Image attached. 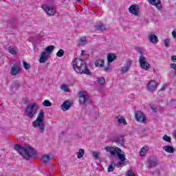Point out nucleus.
<instances>
[{"label":"nucleus","mask_w":176,"mask_h":176,"mask_svg":"<svg viewBox=\"0 0 176 176\" xmlns=\"http://www.w3.org/2000/svg\"><path fill=\"white\" fill-rule=\"evenodd\" d=\"M104 149L107 152H109L111 156L114 157H117L120 160L117 164L116 167L118 168L120 167H123L126 164V157L123 153H124L119 147H111V146H106Z\"/></svg>","instance_id":"nucleus-1"},{"label":"nucleus","mask_w":176,"mask_h":176,"mask_svg":"<svg viewBox=\"0 0 176 176\" xmlns=\"http://www.w3.org/2000/svg\"><path fill=\"white\" fill-rule=\"evenodd\" d=\"M14 148L15 151L19 153L25 160H30L31 157H35L38 155V153L28 145L21 146L19 144H15Z\"/></svg>","instance_id":"nucleus-2"},{"label":"nucleus","mask_w":176,"mask_h":176,"mask_svg":"<svg viewBox=\"0 0 176 176\" xmlns=\"http://www.w3.org/2000/svg\"><path fill=\"white\" fill-rule=\"evenodd\" d=\"M73 67L77 74H85V75H91V72L87 67L86 61L80 58H76L74 60Z\"/></svg>","instance_id":"nucleus-3"},{"label":"nucleus","mask_w":176,"mask_h":176,"mask_svg":"<svg viewBox=\"0 0 176 176\" xmlns=\"http://www.w3.org/2000/svg\"><path fill=\"white\" fill-rule=\"evenodd\" d=\"M45 112L43 110H41L37 116L36 120H34L32 126L36 129H38L41 133H45Z\"/></svg>","instance_id":"nucleus-4"},{"label":"nucleus","mask_w":176,"mask_h":176,"mask_svg":"<svg viewBox=\"0 0 176 176\" xmlns=\"http://www.w3.org/2000/svg\"><path fill=\"white\" fill-rule=\"evenodd\" d=\"M38 109L39 107H38V103L36 102L28 104L25 109L26 116H28V118L30 119H32V118H34L35 115H36V112Z\"/></svg>","instance_id":"nucleus-5"},{"label":"nucleus","mask_w":176,"mask_h":176,"mask_svg":"<svg viewBox=\"0 0 176 176\" xmlns=\"http://www.w3.org/2000/svg\"><path fill=\"white\" fill-rule=\"evenodd\" d=\"M79 103L86 107L90 102L89 101V95L86 91H81L78 93Z\"/></svg>","instance_id":"nucleus-6"},{"label":"nucleus","mask_w":176,"mask_h":176,"mask_svg":"<svg viewBox=\"0 0 176 176\" xmlns=\"http://www.w3.org/2000/svg\"><path fill=\"white\" fill-rule=\"evenodd\" d=\"M139 64L142 69H144L145 71H148V69H151V64L148 63V60H146V58L145 56H140Z\"/></svg>","instance_id":"nucleus-7"},{"label":"nucleus","mask_w":176,"mask_h":176,"mask_svg":"<svg viewBox=\"0 0 176 176\" xmlns=\"http://www.w3.org/2000/svg\"><path fill=\"white\" fill-rule=\"evenodd\" d=\"M159 164V160L156 157H151L146 160L147 168L151 170V168H154Z\"/></svg>","instance_id":"nucleus-8"},{"label":"nucleus","mask_w":176,"mask_h":176,"mask_svg":"<svg viewBox=\"0 0 176 176\" xmlns=\"http://www.w3.org/2000/svg\"><path fill=\"white\" fill-rule=\"evenodd\" d=\"M135 118L139 123H146V117H145V114H144L141 111H137L135 112Z\"/></svg>","instance_id":"nucleus-9"},{"label":"nucleus","mask_w":176,"mask_h":176,"mask_svg":"<svg viewBox=\"0 0 176 176\" xmlns=\"http://www.w3.org/2000/svg\"><path fill=\"white\" fill-rule=\"evenodd\" d=\"M10 74L12 76H16L21 72V67L19 64H14L10 69Z\"/></svg>","instance_id":"nucleus-10"},{"label":"nucleus","mask_w":176,"mask_h":176,"mask_svg":"<svg viewBox=\"0 0 176 176\" xmlns=\"http://www.w3.org/2000/svg\"><path fill=\"white\" fill-rule=\"evenodd\" d=\"M159 83H157L155 80H151L148 82L146 89L148 91H150V93H153V91H156V89H157Z\"/></svg>","instance_id":"nucleus-11"},{"label":"nucleus","mask_w":176,"mask_h":176,"mask_svg":"<svg viewBox=\"0 0 176 176\" xmlns=\"http://www.w3.org/2000/svg\"><path fill=\"white\" fill-rule=\"evenodd\" d=\"M43 9L45 13L49 16H54L56 14V9L53 7L48 6L47 5L43 6Z\"/></svg>","instance_id":"nucleus-12"},{"label":"nucleus","mask_w":176,"mask_h":176,"mask_svg":"<svg viewBox=\"0 0 176 176\" xmlns=\"http://www.w3.org/2000/svg\"><path fill=\"white\" fill-rule=\"evenodd\" d=\"M132 62L130 60H128L124 63V66L121 67V74H127L129 71H130V68L131 67Z\"/></svg>","instance_id":"nucleus-13"},{"label":"nucleus","mask_w":176,"mask_h":176,"mask_svg":"<svg viewBox=\"0 0 176 176\" xmlns=\"http://www.w3.org/2000/svg\"><path fill=\"white\" fill-rule=\"evenodd\" d=\"M129 12L135 16H138V13H140V7L135 5H131L129 7Z\"/></svg>","instance_id":"nucleus-14"},{"label":"nucleus","mask_w":176,"mask_h":176,"mask_svg":"<svg viewBox=\"0 0 176 176\" xmlns=\"http://www.w3.org/2000/svg\"><path fill=\"white\" fill-rule=\"evenodd\" d=\"M113 142H116L118 146H124V136L116 137Z\"/></svg>","instance_id":"nucleus-15"},{"label":"nucleus","mask_w":176,"mask_h":176,"mask_svg":"<svg viewBox=\"0 0 176 176\" xmlns=\"http://www.w3.org/2000/svg\"><path fill=\"white\" fill-rule=\"evenodd\" d=\"M150 5L156 7L158 10L162 9V1L160 0H148Z\"/></svg>","instance_id":"nucleus-16"},{"label":"nucleus","mask_w":176,"mask_h":176,"mask_svg":"<svg viewBox=\"0 0 176 176\" xmlns=\"http://www.w3.org/2000/svg\"><path fill=\"white\" fill-rule=\"evenodd\" d=\"M50 56L48 55L46 52H41L40 58H39V63H41V64H43V63H46V61H47L50 58Z\"/></svg>","instance_id":"nucleus-17"},{"label":"nucleus","mask_w":176,"mask_h":176,"mask_svg":"<svg viewBox=\"0 0 176 176\" xmlns=\"http://www.w3.org/2000/svg\"><path fill=\"white\" fill-rule=\"evenodd\" d=\"M148 39L149 42L151 43H153V45H156L157 42H159V38H157V36L155 34H150L148 36Z\"/></svg>","instance_id":"nucleus-18"},{"label":"nucleus","mask_w":176,"mask_h":176,"mask_svg":"<svg viewBox=\"0 0 176 176\" xmlns=\"http://www.w3.org/2000/svg\"><path fill=\"white\" fill-rule=\"evenodd\" d=\"M54 159V155H52L51 156L49 155H44L41 157V161L43 163H47L48 162H50V160H53Z\"/></svg>","instance_id":"nucleus-19"},{"label":"nucleus","mask_w":176,"mask_h":176,"mask_svg":"<svg viewBox=\"0 0 176 176\" xmlns=\"http://www.w3.org/2000/svg\"><path fill=\"white\" fill-rule=\"evenodd\" d=\"M69 108H71V102L69 100H65L61 106V109L65 111H68Z\"/></svg>","instance_id":"nucleus-20"},{"label":"nucleus","mask_w":176,"mask_h":176,"mask_svg":"<svg viewBox=\"0 0 176 176\" xmlns=\"http://www.w3.org/2000/svg\"><path fill=\"white\" fill-rule=\"evenodd\" d=\"M162 148L164 149V151H166L167 153H174V152H175V149L174 148V147L170 145L164 146Z\"/></svg>","instance_id":"nucleus-21"},{"label":"nucleus","mask_w":176,"mask_h":176,"mask_svg":"<svg viewBox=\"0 0 176 176\" xmlns=\"http://www.w3.org/2000/svg\"><path fill=\"white\" fill-rule=\"evenodd\" d=\"M95 30H97V31H107V27H105V25L102 23H98L96 25H94Z\"/></svg>","instance_id":"nucleus-22"},{"label":"nucleus","mask_w":176,"mask_h":176,"mask_svg":"<svg viewBox=\"0 0 176 176\" xmlns=\"http://www.w3.org/2000/svg\"><path fill=\"white\" fill-rule=\"evenodd\" d=\"M105 65V63L103 59H98L95 61V67L102 68Z\"/></svg>","instance_id":"nucleus-23"},{"label":"nucleus","mask_w":176,"mask_h":176,"mask_svg":"<svg viewBox=\"0 0 176 176\" xmlns=\"http://www.w3.org/2000/svg\"><path fill=\"white\" fill-rule=\"evenodd\" d=\"M114 60H116V55L114 54H108L107 55V63L111 64Z\"/></svg>","instance_id":"nucleus-24"},{"label":"nucleus","mask_w":176,"mask_h":176,"mask_svg":"<svg viewBox=\"0 0 176 176\" xmlns=\"http://www.w3.org/2000/svg\"><path fill=\"white\" fill-rule=\"evenodd\" d=\"M117 119H118V122L120 123V124H124V126L127 124V122H126V119H124V118H123L122 116L119 115L117 117Z\"/></svg>","instance_id":"nucleus-25"},{"label":"nucleus","mask_w":176,"mask_h":176,"mask_svg":"<svg viewBox=\"0 0 176 176\" xmlns=\"http://www.w3.org/2000/svg\"><path fill=\"white\" fill-rule=\"evenodd\" d=\"M53 50H54V45H50L45 48V52L50 56L53 53Z\"/></svg>","instance_id":"nucleus-26"},{"label":"nucleus","mask_w":176,"mask_h":176,"mask_svg":"<svg viewBox=\"0 0 176 176\" xmlns=\"http://www.w3.org/2000/svg\"><path fill=\"white\" fill-rule=\"evenodd\" d=\"M148 151H149V147H148L147 146H144L140 151V156L142 157L145 156Z\"/></svg>","instance_id":"nucleus-27"},{"label":"nucleus","mask_w":176,"mask_h":176,"mask_svg":"<svg viewBox=\"0 0 176 176\" xmlns=\"http://www.w3.org/2000/svg\"><path fill=\"white\" fill-rule=\"evenodd\" d=\"M78 159H82V157L85 155V149L80 148L76 153Z\"/></svg>","instance_id":"nucleus-28"},{"label":"nucleus","mask_w":176,"mask_h":176,"mask_svg":"<svg viewBox=\"0 0 176 176\" xmlns=\"http://www.w3.org/2000/svg\"><path fill=\"white\" fill-rule=\"evenodd\" d=\"M115 167H116V164L115 163V162H111V164L108 167V173H112V171L115 170Z\"/></svg>","instance_id":"nucleus-29"},{"label":"nucleus","mask_w":176,"mask_h":176,"mask_svg":"<svg viewBox=\"0 0 176 176\" xmlns=\"http://www.w3.org/2000/svg\"><path fill=\"white\" fill-rule=\"evenodd\" d=\"M137 52L140 53V56H142L143 57H145V52H144V50L140 47H136Z\"/></svg>","instance_id":"nucleus-30"},{"label":"nucleus","mask_w":176,"mask_h":176,"mask_svg":"<svg viewBox=\"0 0 176 176\" xmlns=\"http://www.w3.org/2000/svg\"><path fill=\"white\" fill-rule=\"evenodd\" d=\"M97 83L99 85H104L105 83V78L104 77H100L97 79Z\"/></svg>","instance_id":"nucleus-31"},{"label":"nucleus","mask_w":176,"mask_h":176,"mask_svg":"<svg viewBox=\"0 0 176 176\" xmlns=\"http://www.w3.org/2000/svg\"><path fill=\"white\" fill-rule=\"evenodd\" d=\"M64 54H65L64 50H61V49L59 50L56 53L57 57H63Z\"/></svg>","instance_id":"nucleus-32"},{"label":"nucleus","mask_w":176,"mask_h":176,"mask_svg":"<svg viewBox=\"0 0 176 176\" xmlns=\"http://www.w3.org/2000/svg\"><path fill=\"white\" fill-rule=\"evenodd\" d=\"M111 69H112V67H111V63H107V67H104V71H105V72H108Z\"/></svg>","instance_id":"nucleus-33"},{"label":"nucleus","mask_w":176,"mask_h":176,"mask_svg":"<svg viewBox=\"0 0 176 176\" xmlns=\"http://www.w3.org/2000/svg\"><path fill=\"white\" fill-rule=\"evenodd\" d=\"M43 105L44 107H52V102H50L49 101V100H45L43 102Z\"/></svg>","instance_id":"nucleus-34"},{"label":"nucleus","mask_w":176,"mask_h":176,"mask_svg":"<svg viewBox=\"0 0 176 176\" xmlns=\"http://www.w3.org/2000/svg\"><path fill=\"white\" fill-rule=\"evenodd\" d=\"M8 52L10 53V54H17V52L12 47V46H10L8 47Z\"/></svg>","instance_id":"nucleus-35"},{"label":"nucleus","mask_w":176,"mask_h":176,"mask_svg":"<svg viewBox=\"0 0 176 176\" xmlns=\"http://www.w3.org/2000/svg\"><path fill=\"white\" fill-rule=\"evenodd\" d=\"M61 89L65 91V93H68L69 91V89L68 88V86L63 85L61 86Z\"/></svg>","instance_id":"nucleus-36"},{"label":"nucleus","mask_w":176,"mask_h":176,"mask_svg":"<svg viewBox=\"0 0 176 176\" xmlns=\"http://www.w3.org/2000/svg\"><path fill=\"white\" fill-rule=\"evenodd\" d=\"M162 139L166 142H171V138L168 137L167 135H164Z\"/></svg>","instance_id":"nucleus-37"},{"label":"nucleus","mask_w":176,"mask_h":176,"mask_svg":"<svg viewBox=\"0 0 176 176\" xmlns=\"http://www.w3.org/2000/svg\"><path fill=\"white\" fill-rule=\"evenodd\" d=\"M170 68H173L175 71V74H173L174 76H176V63H172L170 65Z\"/></svg>","instance_id":"nucleus-38"},{"label":"nucleus","mask_w":176,"mask_h":176,"mask_svg":"<svg viewBox=\"0 0 176 176\" xmlns=\"http://www.w3.org/2000/svg\"><path fill=\"white\" fill-rule=\"evenodd\" d=\"M164 43H165V46H166V47H170V39H168V38H166L165 40H164Z\"/></svg>","instance_id":"nucleus-39"},{"label":"nucleus","mask_w":176,"mask_h":176,"mask_svg":"<svg viewBox=\"0 0 176 176\" xmlns=\"http://www.w3.org/2000/svg\"><path fill=\"white\" fill-rule=\"evenodd\" d=\"M126 176H135V174H134L133 170H128L126 172Z\"/></svg>","instance_id":"nucleus-40"},{"label":"nucleus","mask_w":176,"mask_h":176,"mask_svg":"<svg viewBox=\"0 0 176 176\" xmlns=\"http://www.w3.org/2000/svg\"><path fill=\"white\" fill-rule=\"evenodd\" d=\"M23 68H25V69H30V64L27 62H23Z\"/></svg>","instance_id":"nucleus-41"},{"label":"nucleus","mask_w":176,"mask_h":176,"mask_svg":"<svg viewBox=\"0 0 176 176\" xmlns=\"http://www.w3.org/2000/svg\"><path fill=\"white\" fill-rule=\"evenodd\" d=\"M166 87H167V84H164L162 85V87H161L160 90L159 91V93H160V91H161V93H163V91H164Z\"/></svg>","instance_id":"nucleus-42"},{"label":"nucleus","mask_w":176,"mask_h":176,"mask_svg":"<svg viewBox=\"0 0 176 176\" xmlns=\"http://www.w3.org/2000/svg\"><path fill=\"white\" fill-rule=\"evenodd\" d=\"M92 155L94 156V159H96V160H98V154L97 152L94 151L92 153Z\"/></svg>","instance_id":"nucleus-43"},{"label":"nucleus","mask_w":176,"mask_h":176,"mask_svg":"<svg viewBox=\"0 0 176 176\" xmlns=\"http://www.w3.org/2000/svg\"><path fill=\"white\" fill-rule=\"evenodd\" d=\"M80 43L82 44V43H86V38L85 37H82L80 39Z\"/></svg>","instance_id":"nucleus-44"},{"label":"nucleus","mask_w":176,"mask_h":176,"mask_svg":"<svg viewBox=\"0 0 176 176\" xmlns=\"http://www.w3.org/2000/svg\"><path fill=\"white\" fill-rule=\"evenodd\" d=\"M13 87H20V85H19L18 82H14L12 84Z\"/></svg>","instance_id":"nucleus-45"},{"label":"nucleus","mask_w":176,"mask_h":176,"mask_svg":"<svg viewBox=\"0 0 176 176\" xmlns=\"http://www.w3.org/2000/svg\"><path fill=\"white\" fill-rule=\"evenodd\" d=\"M171 61H173V63H176V56H172L170 57Z\"/></svg>","instance_id":"nucleus-46"},{"label":"nucleus","mask_w":176,"mask_h":176,"mask_svg":"<svg viewBox=\"0 0 176 176\" xmlns=\"http://www.w3.org/2000/svg\"><path fill=\"white\" fill-rule=\"evenodd\" d=\"M172 36L175 39L176 38V31L175 30H173L172 32Z\"/></svg>","instance_id":"nucleus-47"},{"label":"nucleus","mask_w":176,"mask_h":176,"mask_svg":"<svg viewBox=\"0 0 176 176\" xmlns=\"http://www.w3.org/2000/svg\"><path fill=\"white\" fill-rule=\"evenodd\" d=\"M151 109H153V111L154 112H156V110L157 109V107H156V106H152Z\"/></svg>","instance_id":"nucleus-48"},{"label":"nucleus","mask_w":176,"mask_h":176,"mask_svg":"<svg viewBox=\"0 0 176 176\" xmlns=\"http://www.w3.org/2000/svg\"><path fill=\"white\" fill-rule=\"evenodd\" d=\"M85 53H86L85 50H82L81 56H85Z\"/></svg>","instance_id":"nucleus-49"},{"label":"nucleus","mask_w":176,"mask_h":176,"mask_svg":"<svg viewBox=\"0 0 176 176\" xmlns=\"http://www.w3.org/2000/svg\"><path fill=\"white\" fill-rule=\"evenodd\" d=\"M28 103V100H23V104H27Z\"/></svg>","instance_id":"nucleus-50"},{"label":"nucleus","mask_w":176,"mask_h":176,"mask_svg":"<svg viewBox=\"0 0 176 176\" xmlns=\"http://www.w3.org/2000/svg\"><path fill=\"white\" fill-rule=\"evenodd\" d=\"M78 2H80V0H76Z\"/></svg>","instance_id":"nucleus-51"},{"label":"nucleus","mask_w":176,"mask_h":176,"mask_svg":"<svg viewBox=\"0 0 176 176\" xmlns=\"http://www.w3.org/2000/svg\"><path fill=\"white\" fill-rule=\"evenodd\" d=\"M153 71H155V69H153Z\"/></svg>","instance_id":"nucleus-52"}]
</instances>
